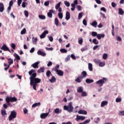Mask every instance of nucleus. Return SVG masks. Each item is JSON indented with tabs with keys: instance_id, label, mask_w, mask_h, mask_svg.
<instances>
[{
	"instance_id": "17",
	"label": "nucleus",
	"mask_w": 124,
	"mask_h": 124,
	"mask_svg": "<svg viewBox=\"0 0 124 124\" xmlns=\"http://www.w3.org/2000/svg\"><path fill=\"white\" fill-rule=\"evenodd\" d=\"M3 10H4V5L3 3H0V12H3Z\"/></svg>"
},
{
	"instance_id": "7",
	"label": "nucleus",
	"mask_w": 124,
	"mask_h": 124,
	"mask_svg": "<svg viewBox=\"0 0 124 124\" xmlns=\"http://www.w3.org/2000/svg\"><path fill=\"white\" fill-rule=\"evenodd\" d=\"M86 119V117L83 116H79L78 115H77V118H76V120L77 122H78V121H84Z\"/></svg>"
},
{
	"instance_id": "45",
	"label": "nucleus",
	"mask_w": 124,
	"mask_h": 124,
	"mask_svg": "<svg viewBox=\"0 0 124 124\" xmlns=\"http://www.w3.org/2000/svg\"><path fill=\"white\" fill-rule=\"evenodd\" d=\"M82 17H83V13H79L78 16V20H80V19H81V18H82Z\"/></svg>"
},
{
	"instance_id": "35",
	"label": "nucleus",
	"mask_w": 124,
	"mask_h": 124,
	"mask_svg": "<svg viewBox=\"0 0 124 124\" xmlns=\"http://www.w3.org/2000/svg\"><path fill=\"white\" fill-rule=\"evenodd\" d=\"M94 62H95V63H96L97 64H99L101 61L99 59H94L93 60Z\"/></svg>"
},
{
	"instance_id": "61",
	"label": "nucleus",
	"mask_w": 124,
	"mask_h": 124,
	"mask_svg": "<svg viewBox=\"0 0 124 124\" xmlns=\"http://www.w3.org/2000/svg\"><path fill=\"white\" fill-rule=\"evenodd\" d=\"M101 10L102 11H103L104 12L106 13V9L105 8H104V7L101 8Z\"/></svg>"
},
{
	"instance_id": "10",
	"label": "nucleus",
	"mask_w": 124,
	"mask_h": 124,
	"mask_svg": "<svg viewBox=\"0 0 124 124\" xmlns=\"http://www.w3.org/2000/svg\"><path fill=\"white\" fill-rule=\"evenodd\" d=\"M48 115H49V112L42 113L40 115V118H41L42 119H46V118L48 117Z\"/></svg>"
},
{
	"instance_id": "12",
	"label": "nucleus",
	"mask_w": 124,
	"mask_h": 124,
	"mask_svg": "<svg viewBox=\"0 0 124 124\" xmlns=\"http://www.w3.org/2000/svg\"><path fill=\"white\" fill-rule=\"evenodd\" d=\"M37 54L39 55V56H42V57H45V56H46V53L40 50L37 51Z\"/></svg>"
},
{
	"instance_id": "40",
	"label": "nucleus",
	"mask_w": 124,
	"mask_h": 124,
	"mask_svg": "<svg viewBox=\"0 0 124 124\" xmlns=\"http://www.w3.org/2000/svg\"><path fill=\"white\" fill-rule=\"evenodd\" d=\"M60 52H61L62 53H67V50H66L64 48H61L60 49Z\"/></svg>"
},
{
	"instance_id": "4",
	"label": "nucleus",
	"mask_w": 124,
	"mask_h": 124,
	"mask_svg": "<svg viewBox=\"0 0 124 124\" xmlns=\"http://www.w3.org/2000/svg\"><path fill=\"white\" fill-rule=\"evenodd\" d=\"M105 82H107V78H104L102 79H100L96 82L97 85H99L100 87H102L103 84L105 83Z\"/></svg>"
},
{
	"instance_id": "48",
	"label": "nucleus",
	"mask_w": 124,
	"mask_h": 124,
	"mask_svg": "<svg viewBox=\"0 0 124 124\" xmlns=\"http://www.w3.org/2000/svg\"><path fill=\"white\" fill-rule=\"evenodd\" d=\"M107 57H108V55H107V54H104V55H103V59L104 60H106L107 59Z\"/></svg>"
},
{
	"instance_id": "43",
	"label": "nucleus",
	"mask_w": 124,
	"mask_h": 124,
	"mask_svg": "<svg viewBox=\"0 0 124 124\" xmlns=\"http://www.w3.org/2000/svg\"><path fill=\"white\" fill-rule=\"evenodd\" d=\"M92 36L93 37H95L97 36V32H94V31H92Z\"/></svg>"
},
{
	"instance_id": "56",
	"label": "nucleus",
	"mask_w": 124,
	"mask_h": 124,
	"mask_svg": "<svg viewBox=\"0 0 124 124\" xmlns=\"http://www.w3.org/2000/svg\"><path fill=\"white\" fill-rule=\"evenodd\" d=\"M46 50H47V51H53V50H54V49L53 48V47H46Z\"/></svg>"
},
{
	"instance_id": "64",
	"label": "nucleus",
	"mask_w": 124,
	"mask_h": 124,
	"mask_svg": "<svg viewBox=\"0 0 124 124\" xmlns=\"http://www.w3.org/2000/svg\"><path fill=\"white\" fill-rule=\"evenodd\" d=\"M62 124H72V123L70 121H69L67 123L63 122Z\"/></svg>"
},
{
	"instance_id": "22",
	"label": "nucleus",
	"mask_w": 124,
	"mask_h": 124,
	"mask_svg": "<svg viewBox=\"0 0 124 124\" xmlns=\"http://www.w3.org/2000/svg\"><path fill=\"white\" fill-rule=\"evenodd\" d=\"M88 69L90 70V71H93V64L89 63L88 64Z\"/></svg>"
},
{
	"instance_id": "30",
	"label": "nucleus",
	"mask_w": 124,
	"mask_h": 124,
	"mask_svg": "<svg viewBox=\"0 0 124 124\" xmlns=\"http://www.w3.org/2000/svg\"><path fill=\"white\" fill-rule=\"evenodd\" d=\"M92 26H93V27H94V28H96L97 26V22L94 21H93L92 24H91Z\"/></svg>"
},
{
	"instance_id": "32",
	"label": "nucleus",
	"mask_w": 124,
	"mask_h": 124,
	"mask_svg": "<svg viewBox=\"0 0 124 124\" xmlns=\"http://www.w3.org/2000/svg\"><path fill=\"white\" fill-rule=\"evenodd\" d=\"M93 44H95V45H97V44H98L99 42H98V40H96V39H93Z\"/></svg>"
},
{
	"instance_id": "29",
	"label": "nucleus",
	"mask_w": 124,
	"mask_h": 124,
	"mask_svg": "<svg viewBox=\"0 0 124 124\" xmlns=\"http://www.w3.org/2000/svg\"><path fill=\"white\" fill-rule=\"evenodd\" d=\"M1 114L2 116H5V115H7V113H6V110H5V109H1Z\"/></svg>"
},
{
	"instance_id": "15",
	"label": "nucleus",
	"mask_w": 124,
	"mask_h": 124,
	"mask_svg": "<svg viewBox=\"0 0 124 124\" xmlns=\"http://www.w3.org/2000/svg\"><path fill=\"white\" fill-rule=\"evenodd\" d=\"M78 114H80L81 115H87L88 114V112L86 110H80L78 112Z\"/></svg>"
},
{
	"instance_id": "26",
	"label": "nucleus",
	"mask_w": 124,
	"mask_h": 124,
	"mask_svg": "<svg viewBox=\"0 0 124 124\" xmlns=\"http://www.w3.org/2000/svg\"><path fill=\"white\" fill-rule=\"evenodd\" d=\"M118 10H119L118 13L119 14H120V15H124V10H123V9L119 8Z\"/></svg>"
},
{
	"instance_id": "49",
	"label": "nucleus",
	"mask_w": 124,
	"mask_h": 124,
	"mask_svg": "<svg viewBox=\"0 0 124 124\" xmlns=\"http://www.w3.org/2000/svg\"><path fill=\"white\" fill-rule=\"evenodd\" d=\"M121 101H122V98H117L116 99V102L117 103L121 102Z\"/></svg>"
},
{
	"instance_id": "34",
	"label": "nucleus",
	"mask_w": 124,
	"mask_h": 124,
	"mask_svg": "<svg viewBox=\"0 0 124 124\" xmlns=\"http://www.w3.org/2000/svg\"><path fill=\"white\" fill-rule=\"evenodd\" d=\"M26 32H27V30L26 29V28H24L20 32V34L23 35V34H25L26 33Z\"/></svg>"
},
{
	"instance_id": "44",
	"label": "nucleus",
	"mask_w": 124,
	"mask_h": 124,
	"mask_svg": "<svg viewBox=\"0 0 124 124\" xmlns=\"http://www.w3.org/2000/svg\"><path fill=\"white\" fill-rule=\"evenodd\" d=\"M24 15L27 17H29V12H28L27 10L24 11Z\"/></svg>"
},
{
	"instance_id": "24",
	"label": "nucleus",
	"mask_w": 124,
	"mask_h": 124,
	"mask_svg": "<svg viewBox=\"0 0 124 124\" xmlns=\"http://www.w3.org/2000/svg\"><path fill=\"white\" fill-rule=\"evenodd\" d=\"M54 112L56 114H60V113H62V109L60 110L59 108H57L54 110Z\"/></svg>"
},
{
	"instance_id": "51",
	"label": "nucleus",
	"mask_w": 124,
	"mask_h": 124,
	"mask_svg": "<svg viewBox=\"0 0 124 124\" xmlns=\"http://www.w3.org/2000/svg\"><path fill=\"white\" fill-rule=\"evenodd\" d=\"M48 38L49 40V41H50V42H52L53 40H54V38H53V37L50 36L48 37Z\"/></svg>"
},
{
	"instance_id": "41",
	"label": "nucleus",
	"mask_w": 124,
	"mask_h": 124,
	"mask_svg": "<svg viewBox=\"0 0 124 124\" xmlns=\"http://www.w3.org/2000/svg\"><path fill=\"white\" fill-rule=\"evenodd\" d=\"M61 7V2H59L57 5L55 6L56 9L58 10L59 8Z\"/></svg>"
},
{
	"instance_id": "63",
	"label": "nucleus",
	"mask_w": 124,
	"mask_h": 124,
	"mask_svg": "<svg viewBox=\"0 0 124 124\" xmlns=\"http://www.w3.org/2000/svg\"><path fill=\"white\" fill-rule=\"evenodd\" d=\"M35 50V49H34V47H32V48H31L30 52V53H33V52H34Z\"/></svg>"
},
{
	"instance_id": "46",
	"label": "nucleus",
	"mask_w": 124,
	"mask_h": 124,
	"mask_svg": "<svg viewBox=\"0 0 124 124\" xmlns=\"http://www.w3.org/2000/svg\"><path fill=\"white\" fill-rule=\"evenodd\" d=\"M58 17L62 19L63 17V15H62V13H59L58 14Z\"/></svg>"
},
{
	"instance_id": "52",
	"label": "nucleus",
	"mask_w": 124,
	"mask_h": 124,
	"mask_svg": "<svg viewBox=\"0 0 124 124\" xmlns=\"http://www.w3.org/2000/svg\"><path fill=\"white\" fill-rule=\"evenodd\" d=\"M119 115V116H124V110L120 111Z\"/></svg>"
},
{
	"instance_id": "19",
	"label": "nucleus",
	"mask_w": 124,
	"mask_h": 124,
	"mask_svg": "<svg viewBox=\"0 0 124 124\" xmlns=\"http://www.w3.org/2000/svg\"><path fill=\"white\" fill-rule=\"evenodd\" d=\"M56 78L54 76H53L51 79H49V82H50V83H55V82H56Z\"/></svg>"
},
{
	"instance_id": "1",
	"label": "nucleus",
	"mask_w": 124,
	"mask_h": 124,
	"mask_svg": "<svg viewBox=\"0 0 124 124\" xmlns=\"http://www.w3.org/2000/svg\"><path fill=\"white\" fill-rule=\"evenodd\" d=\"M29 74L30 76V85L34 91H36V87L38 84L41 82V79L36 78L37 74L35 73V70H31L29 72Z\"/></svg>"
},
{
	"instance_id": "33",
	"label": "nucleus",
	"mask_w": 124,
	"mask_h": 124,
	"mask_svg": "<svg viewBox=\"0 0 124 124\" xmlns=\"http://www.w3.org/2000/svg\"><path fill=\"white\" fill-rule=\"evenodd\" d=\"M83 92V87H79L77 89V92L78 93H82Z\"/></svg>"
},
{
	"instance_id": "36",
	"label": "nucleus",
	"mask_w": 124,
	"mask_h": 124,
	"mask_svg": "<svg viewBox=\"0 0 124 124\" xmlns=\"http://www.w3.org/2000/svg\"><path fill=\"white\" fill-rule=\"evenodd\" d=\"M39 18L42 20H45L46 19V16L43 15H39Z\"/></svg>"
},
{
	"instance_id": "27",
	"label": "nucleus",
	"mask_w": 124,
	"mask_h": 124,
	"mask_svg": "<svg viewBox=\"0 0 124 124\" xmlns=\"http://www.w3.org/2000/svg\"><path fill=\"white\" fill-rule=\"evenodd\" d=\"M7 60H8V63L9 65H11V64L13 63V59L11 58H8Z\"/></svg>"
},
{
	"instance_id": "42",
	"label": "nucleus",
	"mask_w": 124,
	"mask_h": 124,
	"mask_svg": "<svg viewBox=\"0 0 124 124\" xmlns=\"http://www.w3.org/2000/svg\"><path fill=\"white\" fill-rule=\"evenodd\" d=\"M88 95V94L85 92L82 91L81 92V96H87Z\"/></svg>"
},
{
	"instance_id": "23",
	"label": "nucleus",
	"mask_w": 124,
	"mask_h": 124,
	"mask_svg": "<svg viewBox=\"0 0 124 124\" xmlns=\"http://www.w3.org/2000/svg\"><path fill=\"white\" fill-rule=\"evenodd\" d=\"M44 70H45V68H44V67L40 68V69L37 70V73H40L41 72L43 73V72H44Z\"/></svg>"
},
{
	"instance_id": "3",
	"label": "nucleus",
	"mask_w": 124,
	"mask_h": 124,
	"mask_svg": "<svg viewBox=\"0 0 124 124\" xmlns=\"http://www.w3.org/2000/svg\"><path fill=\"white\" fill-rule=\"evenodd\" d=\"M17 100H18V99H17V98H16V97H11L10 96H7L5 99V101L8 106H10V102H16Z\"/></svg>"
},
{
	"instance_id": "47",
	"label": "nucleus",
	"mask_w": 124,
	"mask_h": 124,
	"mask_svg": "<svg viewBox=\"0 0 124 124\" xmlns=\"http://www.w3.org/2000/svg\"><path fill=\"white\" fill-rule=\"evenodd\" d=\"M75 81L76 82H78V83H81L82 82V80L80 79L78 77L75 79Z\"/></svg>"
},
{
	"instance_id": "9",
	"label": "nucleus",
	"mask_w": 124,
	"mask_h": 124,
	"mask_svg": "<svg viewBox=\"0 0 124 124\" xmlns=\"http://www.w3.org/2000/svg\"><path fill=\"white\" fill-rule=\"evenodd\" d=\"M48 31H44L42 34L40 36V37L41 38V39H42L43 38H45V37H46V34H48Z\"/></svg>"
},
{
	"instance_id": "50",
	"label": "nucleus",
	"mask_w": 124,
	"mask_h": 124,
	"mask_svg": "<svg viewBox=\"0 0 124 124\" xmlns=\"http://www.w3.org/2000/svg\"><path fill=\"white\" fill-rule=\"evenodd\" d=\"M11 47L14 50H15V49H16V45L13 43L12 44Z\"/></svg>"
},
{
	"instance_id": "25",
	"label": "nucleus",
	"mask_w": 124,
	"mask_h": 124,
	"mask_svg": "<svg viewBox=\"0 0 124 124\" xmlns=\"http://www.w3.org/2000/svg\"><path fill=\"white\" fill-rule=\"evenodd\" d=\"M81 75H82V77L84 78H85V77H87L88 74H87V72H86V71H83L81 72Z\"/></svg>"
},
{
	"instance_id": "31",
	"label": "nucleus",
	"mask_w": 124,
	"mask_h": 124,
	"mask_svg": "<svg viewBox=\"0 0 124 124\" xmlns=\"http://www.w3.org/2000/svg\"><path fill=\"white\" fill-rule=\"evenodd\" d=\"M105 62H102L101 61L100 62V63H99V66L100 67H103V66H105Z\"/></svg>"
},
{
	"instance_id": "8",
	"label": "nucleus",
	"mask_w": 124,
	"mask_h": 124,
	"mask_svg": "<svg viewBox=\"0 0 124 124\" xmlns=\"http://www.w3.org/2000/svg\"><path fill=\"white\" fill-rule=\"evenodd\" d=\"M1 50H3V51H8L10 53H11V51L8 48V47L6 46V45L4 44L1 47Z\"/></svg>"
},
{
	"instance_id": "18",
	"label": "nucleus",
	"mask_w": 124,
	"mask_h": 124,
	"mask_svg": "<svg viewBox=\"0 0 124 124\" xmlns=\"http://www.w3.org/2000/svg\"><path fill=\"white\" fill-rule=\"evenodd\" d=\"M40 105H41V103L40 102L34 103L32 105V108H35V107L40 106Z\"/></svg>"
},
{
	"instance_id": "13",
	"label": "nucleus",
	"mask_w": 124,
	"mask_h": 124,
	"mask_svg": "<svg viewBox=\"0 0 124 124\" xmlns=\"http://www.w3.org/2000/svg\"><path fill=\"white\" fill-rule=\"evenodd\" d=\"M39 63H40V62H37L34 63H33L31 65V66L32 67H33V68H38V64H39Z\"/></svg>"
},
{
	"instance_id": "55",
	"label": "nucleus",
	"mask_w": 124,
	"mask_h": 124,
	"mask_svg": "<svg viewBox=\"0 0 124 124\" xmlns=\"http://www.w3.org/2000/svg\"><path fill=\"white\" fill-rule=\"evenodd\" d=\"M22 0H17V4L18 6L21 5V3H22Z\"/></svg>"
},
{
	"instance_id": "37",
	"label": "nucleus",
	"mask_w": 124,
	"mask_h": 124,
	"mask_svg": "<svg viewBox=\"0 0 124 124\" xmlns=\"http://www.w3.org/2000/svg\"><path fill=\"white\" fill-rule=\"evenodd\" d=\"M64 3L67 7H69V6H70V3L67 1H64Z\"/></svg>"
},
{
	"instance_id": "58",
	"label": "nucleus",
	"mask_w": 124,
	"mask_h": 124,
	"mask_svg": "<svg viewBox=\"0 0 124 124\" xmlns=\"http://www.w3.org/2000/svg\"><path fill=\"white\" fill-rule=\"evenodd\" d=\"M111 6H112V7H116L117 6V4L115 3V2H112L111 3Z\"/></svg>"
},
{
	"instance_id": "62",
	"label": "nucleus",
	"mask_w": 124,
	"mask_h": 124,
	"mask_svg": "<svg viewBox=\"0 0 124 124\" xmlns=\"http://www.w3.org/2000/svg\"><path fill=\"white\" fill-rule=\"evenodd\" d=\"M53 64V63H52V62L49 61L47 64V66H51V65H52Z\"/></svg>"
},
{
	"instance_id": "11",
	"label": "nucleus",
	"mask_w": 124,
	"mask_h": 124,
	"mask_svg": "<svg viewBox=\"0 0 124 124\" xmlns=\"http://www.w3.org/2000/svg\"><path fill=\"white\" fill-rule=\"evenodd\" d=\"M55 12V11L53 10H50L49 11V12L47 13V16L49 17V18H52L53 17V14L52 13H54Z\"/></svg>"
},
{
	"instance_id": "21",
	"label": "nucleus",
	"mask_w": 124,
	"mask_h": 124,
	"mask_svg": "<svg viewBox=\"0 0 124 124\" xmlns=\"http://www.w3.org/2000/svg\"><path fill=\"white\" fill-rule=\"evenodd\" d=\"M85 82L87 84H91V83H93V79H90V78H87L86 79Z\"/></svg>"
},
{
	"instance_id": "28",
	"label": "nucleus",
	"mask_w": 124,
	"mask_h": 124,
	"mask_svg": "<svg viewBox=\"0 0 124 124\" xmlns=\"http://www.w3.org/2000/svg\"><path fill=\"white\" fill-rule=\"evenodd\" d=\"M51 75H53L52 74V73L51 72V71H50V70H47L46 72V77H47L48 78L50 77V76H51Z\"/></svg>"
},
{
	"instance_id": "39",
	"label": "nucleus",
	"mask_w": 124,
	"mask_h": 124,
	"mask_svg": "<svg viewBox=\"0 0 124 124\" xmlns=\"http://www.w3.org/2000/svg\"><path fill=\"white\" fill-rule=\"evenodd\" d=\"M15 57H16V60H17L18 61H20L21 60V58H20V56H19V55H18V54L15 53L14 54Z\"/></svg>"
},
{
	"instance_id": "60",
	"label": "nucleus",
	"mask_w": 124,
	"mask_h": 124,
	"mask_svg": "<svg viewBox=\"0 0 124 124\" xmlns=\"http://www.w3.org/2000/svg\"><path fill=\"white\" fill-rule=\"evenodd\" d=\"M83 24L84 26H87V20L86 19H83Z\"/></svg>"
},
{
	"instance_id": "53",
	"label": "nucleus",
	"mask_w": 124,
	"mask_h": 124,
	"mask_svg": "<svg viewBox=\"0 0 124 124\" xmlns=\"http://www.w3.org/2000/svg\"><path fill=\"white\" fill-rule=\"evenodd\" d=\"M26 4H27V3L26 2V1L23 2L22 3V7L23 8H26Z\"/></svg>"
},
{
	"instance_id": "57",
	"label": "nucleus",
	"mask_w": 124,
	"mask_h": 124,
	"mask_svg": "<svg viewBox=\"0 0 124 124\" xmlns=\"http://www.w3.org/2000/svg\"><path fill=\"white\" fill-rule=\"evenodd\" d=\"M49 1H45L44 3V5L45 6H48V5H49Z\"/></svg>"
},
{
	"instance_id": "59",
	"label": "nucleus",
	"mask_w": 124,
	"mask_h": 124,
	"mask_svg": "<svg viewBox=\"0 0 124 124\" xmlns=\"http://www.w3.org/2000/svg\"><path fill=\"white\" fill-rule=\"evenodd\" d=\"M90 122H91V120L89 119V120H87L85 121L84 122V124H89V123H90Z\"/></svg>"
},
{
	"instance_id": "14",
	"label": "nucleus",
	"mask_w": 124,
	"mask_h": 124,
	"mask_svg": "<svg viewBox=\"0 0 124 124\" xmlns=\"http://www.w3.org/2000/svg\"><path fill=\"white\" fill-rule=\"evenodd\" d=\"M105 37V35L104 34H98L96 36L97 38L99 40H100V39H101V38H104V37Z\"/></svg>"
},
{
	"instance_id": "5",
	"label": "nucleus",
	"mask_w": 124,
	"mask_h": 124,
	"mask_svg": "<svg viewBox=\"0 0 124 124\" xmlns=\"http://www.w3.org/2000/svg\"><path fill=\"white\" fill-rule=\"evenodd\" d=\"M17 117V113L15 110L11 111L10 115L9 116V121H12L13 119H16Z\"/></svg>"
},
{
	"instance_id": "20",
	"label": "nucleus",
	"mask_w": 124,
	"mask_h": 124,
	"mask_svg": "<svg viewBox=\"0 0 124 124\" xmlns=\"http://www.w3.org/2000/svg\"><path fill=\"white\" fill-rule=\"evenodd\" d=\"M108 104V102L106 101H104L101 102V107H104V106L107 105Z\"/></svg>"
},
{
	"instance_id": "16",
	"label": "nucleus",
	"mask_w": 124,
	"mask_h": 124,
	"mask_svg": "<svg viewBox=\"0 0 124 124\" xmlns=\"http://www.w3.org/2000/svg\"><path fill=\"white\" fill-rule=\"evenodd\" d=\"M65 19L66 20H67V21H68V20L70 19V13L69 12H66Z\"/></svg>"
},
{
	"instance_id": "2",
	"label": "nucleus",
	"mask_w": 124,
	"mask_h": 124,
	"mask_svg": "<svg viewBox=\"0 0 124 124\" xmlns=\"http://www.w3.org/2000/svg\"><path fill=\"white\" fill-rule=\"evenodd\" d=\"M74 109V108L73 107V106H72V102L69 103L68 106L64 105L63 106V110L67 111L68 113H71L73 112Z\"/></svg>"
},
{
	"instance_id": "38",
	"label": "nucleus",
	"mask_w": 124,
	"mask_h": 124,
	"mask_svg": "<svg viewBox=\"0 0 124 124\" xmlns=\"http://www.w3.org/2000/svg\"><path fill=\"white\" fill-rule=\"evenodd\" d=\"M55 24L56 26H57V27H58V26H59V19H58V18H55Z\"/></svg>"
},
{
	"instance_id": "6",
	"label": "nucleus",
	"mask_w": 124,
	"mask_h": 124,
	"mask_svg": "<svg viewBox=\"0 0 124 124\" xmlns=\"http://www.w3.org/2000/svg\"><path fill=\"white\" fill-rule=\"evenodd\" d=\"M53 71H56L59 76H63V72L61 70H58L57 68H52Z\"/></svg>"
},
{
	"instance_id": "54",
	"label": "nucleus",
	"mask_w": 124,
	"mask_h": 124,
	"mask_svg": "<svg viewBox=\"0 0 124 124\" xmlns=\"http://www.w3.org/2000/svg\"><path fill=\"white\" fill-rule=\"evenodd\" d=\"M80 50H81V52H84V51L88 50V48H87V47L85 46V47L81 48Z\"/></svg>"
}]
</instances>
